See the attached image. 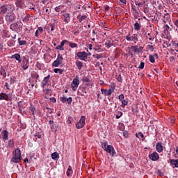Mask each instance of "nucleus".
I'll list each match as a JSON object with an SVG mask.
<instances>
[{
	"label": "nucleus",
	"mask_w": 178,
	"mask_h": 178,
	"mask_svg": "<svg viewBox=\"0 0 178 178\" xmlns=\"http://www.w3.org/2000/svg\"><path fill=\"white\" fill-rule=\"evenodd\" d=\"M22 160V152H20V149H15V154L13 157L11 159L10 162L12 163H19Z\"/></svg>",
	"instance_id": "nucleus-1"
},
{
	"label": "nucleus",
	"mask_w": 178,
	"mask_h": 178,
	"mask_svg": "<svg viewBox=\"0 0 178 178\" xmlns=\"http://www.w3.org/2000/svg\"><path fill=\"white\" fill-rule=\"evenodd\" d=\"M62 63H63V57L58 54L56 60L53 62L52 66L53 67H59Z\"/></svg>",
	"instance_id": "nucleus-2"
},
{
	"label": "nucleus",
	"mask_w": 178,
	"mask_h": 178,
	"mask_svg": "<svg viewBox=\"0 0 178 178\" xmlns=\"http://www.w3.org/2000/svg\"><path fill=\"white\" fill-rule=\"evenodd\" d=\"M10 12H13L12 5L1 6L0 7V13L6 15V13H9Z\"/></svg>",
	"instance_id": "nucleus-3"
},
{
	"label": "nucleus",
	"mask_w": 178,
	"mask_h": 178,
	"mask_svg": "<svg viewBox=\"0 0 178 178\" xmlns=\"http://www.w3.org/2000/svg\"><path fill=\"white\" fill-rule=\"evenodd\" d=\"M6 20L8 22V23H13L15 20H16V15L13 13V11H10L6 14Z\"/></svg>",
	"instance_id": "nucleus-4"
},
{
	"label": "nucleus",
	"mask_w": 178,
	"mask_h": 178,
	"mask_svg": "<svg viewBox=\"0 0 178 178\" xmlns=\"http://www.w3.org/2000/svg\"><path fill=\"white\" fill-rule=\"evenodd\" d=\"M86 125V116L83 115L79 121L76 124V129H83Z\"/></svg>",
	"instance_id": "nucleus-5"
},
{
	"label": "nucleus",
	"mask_w": 178,
	"mask_h": 178,
	"mask_svg": "<svg viewBox=\"0 0 178 178\" xmlns=\"http://www.w3.org/2000/svg\"><path fill=\"white\" fill-rule=\"evenodd\" d=\"M102 91V94H103V95L109 97V95H112V93L113 92V91H115V87H111L109 89H101Z\"/></svg>",
	"instance_id": "nucleus-6"
},
{
	"label": "nucleus",
	"mask_w": 178,
	"mask_h": 178,
	"mask_svg": "<svg viewBox=\"0 0 178 178\" xmlns=\"http://www.w3.org/2000/svg\"><path fill=\"white\" fill-rule=\"evenodd\" d=\"M79 84H80V81L79 80V79H74L72 81V83H71V88L72 91H76Z\"/></svg>",
	"instance_id": "nucleus-7"
},
{
	"label": "nucleus",
	"mask_w": 178,
	"mask_h": 178,
	"mask_svg": "<svg viewBox=\"0 0 178 178\" xmlns=\"http://www.w3.org/2000/svg\"><path fill=\"white\" fill-rule=\"evenodd\" d=\"M105 151L106 152L110 154V155H111L112 156H116V152L115 151L113 146L111 145H107V149Z\"/></svg>",
	"instance_id": "nucleus-8"
},
{
	"label": "nucleus",
	"mask_w": 178,
	"mask_h": 178,
	"mask_svg": "<svg viewBox=\"0 0 178 178\" xmlns=\"http://www.w3.org/2000/svg\"><path fill=\"white\" fill-rule=\"evenodd\" d=\"M21 66L23 70H27V68L29 67V66H30V62L29 60V58H24L21 63Z\"/></svg>",
	"instance_id": "nucleus-9"
},
{
	"label": "nucleus",
	"mask_w": 178,
	"mask_h": 178,
	"mask_svg": "<svg viewBox=\"0 0 178 178\" xmlns=\"http://www.w3.org/2000/svg\"><path fill=\"white\" fill-rule=\"evenodd\" d=\"M149 158L151 161H158L159 159V154L156 152H154L153 153L149 154Z\"/></svg>",
	"instance_id": "nucleus-10"
},
{
	"label": "nucleus",
	"mask_w": 178,
	"mask_h": 178,
	"mask_svg": "<svg viewBox=\"0 0 178 178\" xmlns=\"http://www.w3.org/2000/svg\"><path fill=\"white\" fill-rule=\"evenodd\" d=\"M77 56L81 60H86V59H87L88 54L86 53V51H79L77 53Z\"/></svg>",
	"instance_id": "nucleus-11"
},
{
	"label": "nucleus",
	"mask_w": 178,
	"mask_h": 178,
	"mask_svg": "<svg viewBox=\"0 0 178 178\" xmlns=\"http://www.w3.org/2000/svg\"><path fill=\"white\" fill-rule=\"evenodd\" d=\"M65 42H67V40H63L60 42V44L56 47V49L59 51H65V48H63V47L65 46Z\"/></svg>",
	"instance_id": "nucleus-12"
},
{
	"label": "nucleus",
	"mask_w": 178,
	"mask_h": 178,
	"mask_svg": "<svg viewBox=\"0 0 178 178\" xmlns=\"http://www.w3.org/2000/svg\"><path fill=\"white\" fill-rule=\"evenodd\" d=\"M50 77H51V75L49 74L48 76L44 78L41 83V86L43 88L44 87H45V86H47V84H48Z\"/></svg>",
	"instance_id": "nucleus-13"
},
{
	"label": "nucleus",
	"mask_w": 178,
	"mask_h": 178,
	"mask_svg": "<svg viewBox=\"0 0 178 178\" xmlns=\"http://www.w3.org/2000/svg\"><path fill=\"white\" fill-rule=\"evenodd\" d=\"M62 17H63V21L65 23H69L70 22V15L67 13H65L62 15Z\"/></svg>",
	"instance_id": "nucleus-14"
},
{
	"label": "nucleus",
	"mask_w": 178,
	"mask_h": 178,
	"mask_svg": "<svg viewBox=\"0 0 178 178\" xmlns=\"http://www.w3.org/2000/svg\"><path fill=\"white\" fill-rule=\"evenodd\" d=\"M60 99L61 101V102H67V104H72L73 99L72 97H69L68 99L65 97H60Z\"/></svg>",
	"instance_id": "nucleus-15"
},
{
	"label": "nucleus",
	"mask_w": 178,
	"mask_h": 178,
	"mask_svg": "<svg viewBox=\"0 0 178 178\" xmlns=\"http://www.w3.org/2000/svg\"><path fill=\"white\" fill-rule=\"evenodd\" d=\"M156 149L157 151V152H162V151H163V145H162V143H157L156 145Z\"/></svg>",
	"instance_id": "nucleus-16"
},
{
	"label": "nucleus",
	"mask_w": 178,
	"mask_h": 178,
	"mask_svg": "<svg viewBox=\"0 0 178 178\" xmlns=\"http://www.w3.org/2000/svg\"><path fill=\"white\" fill-rule=\"evenodd\" d=\"M59 128V124L58 122H55L50 126V129L52 130V131H58V129Z\"/></svg>",
	"instance_id": "nucleus-17"
},
{
	"label": "nucleus",
	"mask_w": 178,
	"mask_h": 178,
	"mask_svg": "<svg viewBox=\"0 0 178 178\" xmlns=\"http://www.w3.org/2000/svg\"><path fill=\"white\" fill-rule=\"evenodd\" d=\"M11 59H16V60H18L19 63H22V58L19 54H15L11 56Z\"/></svg>",
	"instance_id": "nucleus-18"
},
{
	"label": "nucleus",
	"mask_w": 178,
	"mask_h": 178,
	"mask_svg": "<svg viewBox=\"0 0 178 178\" xmlns=\"http://www.w3.org/2000/svg\"><path fill=\"white\" fill-rule=\"evenodd\" d=\"M10 29L13 31H17L19 30V24H17V22H15L10 26Z\"/></svg>",
	"instance_id": "nucleus-19"
},
{
	"label": "nucleus",
	"mask_w": 178,
	"mask_h": 178,
	"mask_svg": "<svg viewBox=\"0 0 178 178\" xmlns=\"http://www.w3.org/2000/svg\"><path fill=\"white\" fill-rule=\"evenodd\" d=\"M0 99L8 101V99H9V96L6 93L1 92L0 93Z\"/></svg>",
	"instance_id": "nucleus-20"
},
{
	"label": "nucleus",
	"mask_w": 178,
	"mask_h": 178,
	"mask_svg": "<svg viewBox=\"0 0 178 178\" xmlns=\"http://www.w3.org/2000/svg\"><path fill=\"white\" fill-rule=\"evenodd\" d=\"M15 5L17 8H19L20 9H23V1L22 0H17L15 2Z\"/></svg>",
	"instance_id": "nucleus-21"
},
{
	"label": "nucleus",
	"mask_w": 178,
	"mask_h": 178,
	"mask_svg": "<svg viewBox=\"0 0 178 178\" xmlns=\"http://www.w3.org/2000/svg\"><path fill=\"white\" fill-rule=\"evenodd\" d=\"M51 159H54V161H58L59 159V154L58 152H54L51 154Z\"/></svg>",
	"instance_id": "nucleus-22"
},
{
	"label": "nucleus",
	"mask_w": 178,
	"mask_h": 178,
	"mask_svg": "<svg viewBox=\"0 0 178 178\" xmlns=\"http://www.w3.org/2000/svg\"><path fill=\"white\" fill-rule=\"evenodd\" d=\"M50 13H51V10L48 8V7H44L42 8L43 15H49Z\"/></svg>",
	"instance_id": "nucleus-23"
},
{
	"label": "nucleus",
	"mask_w": 178,
	"mask_h": 178,
	"mask_svg": "<svg viewBox=\"0 0 178 178\" xmlns=\"http://www.w3.org/2000/svg\"><path fill=\"white\" fill-rule=\"evenodd\" d=\"M3 140H8V137H9V133L8 132V131L6 130H3Z\"/></svg>",
	"instance_id": "nucleus-24"
},
{
	"label": "nucleus",
	"mask_w": 178,
	"mask_h": 178,
	"mask_svg": "<svg viewBox=\"0 0 178 178\" xmlns=\"http://www.w3.org/2000/svg\"><path fill=\"white\" fill-rule=\"evenodd\" d=\"M134 28L136 31H140V30H141V25H140L138 22H136L134 25Z\"/></svg>",
	"instance_id": "nucleus-25"
},
{
	"label": "nucleus",
	"mask_w": 178,
	"mask_h": 178,
	"mask_svg": "<svg viewBox=\"0 0 178 178\" xmlns=\"http://www.w3.org/2000/svg\"><path fill=\"white\" fill-rule=\"evenodd\" d=\"M0 74L3 76V79H6V71H5V69L2 67L1 68Z\"/></svg>",
	"instance_id": "nucleus-26"
},
{
	"label": "nucleus",
	"mask_w": 178,
	"mask_h": 178,
	"mask_svg": "<svg viewBox=\"0 0 178 178\" xmlns=\"http://www.w3.org/2000/svg\"><path fill=\"white\" fill-rule=\"evenodd\" d=\"M76 65L79 70H81V67H83V63L81 61L76 60Z\"/></svg>",
	"instance_id": "nucleus-27"
},
{
	"label": "nucleus",
	"mask_w": 178,
	"mask_h": 178,
	"mask_svg": "<svg viewBox=\"0 0 178 178\" xmlns=\"http://www.w3.org/2000/svg\"><path fill=\"white\" fill-rule=\"evenodd\" d=\"M72 173H73V170L72 169V166L69 165V167L67 170L66 175L69 177V176H70V175H72Z\"/></svg>",
	"instance_id": "nucleus-28"
},
{
	"label": "nucleus",
	"mask_w": 178,
	"mask_h": 178,
	"mask_svg": "<svg viewBox=\"0 0 178 178\" xmlns=\"http://www.w3.org/2000/svg\"><path fill=\"white\" fill-rule=\"evenodd\" d=\"M31 77L33 79H35V83H37V81H38V79L40 77V75H38V74H37V72H35L33 74H31Z\"/></svg>",
	"instance_id": "nucleus-29"
},
{
	"label": "nucleus",
	"mask_w": 178,
	"mask_h": 178,
	"mask_svg": "<svg viewBox=\"0 0 178 178\" xmlns=\"http://www.w3.org/2000/svg\"><path fill=\"white\" fill-rule=\"evenodd\" d=\"M170 163L171 165H174L175 168H178V159H171Z\"/></svg>",
	"instance_id": "nucleus-30"
},
{
	"label": "nucleus",
	"mask_w": 178,
	"mask_h": 178,
	"mask_svg": "<svg viewBox=\"0 0 178 178\" xmlns=\"http://www.w3.org/2000/svg\"><path fill=\"white\" fill-rule=\"evenodd\" d=\"M125 38L127 41H133L136 38V36H131L130 33H129Z\"/></svg>",
	"instance_id": "nucleus-31"
},
{
	"label": "nucleus",
	"mask_w": 178,
	"mask_h": 178,
	"mask_svg": "<svg viewBox=\"0 0 178 178\" xmlns=\"http://www.w3.org/2000/svg\"><path fill=\"white\" fill-rule=\"evenodd\" d=\"M18 43L19 45H26L27 44V42L26 40H22V38H18Z\"/></svg>",
	"instance_id": "nucleus-32"
},
{
	"label": "nucleus",
	"mask_w": 178,
	"mask_h": 178,
	"mask_svg": "<svg viewBox=\"0 0 178 178\" xmlns=\"http://www.w3.org/2000/svg\"><path fill=\"white\" fill-rule=\"evenodd\" d=\"M15 44H16V41L13 40H10L8 42V47H15Z\"/></svg>",
	"instance_id": "nucleus-33"
},
{
	"label": "nucleus",
	"mask_w": 178,
	"mask_h": 178,
	"mask_svg": "<svg viewBox=\"0 0 178 178\" xmlns=\"http://www.w3.org/2000/svg\"><path fill=\"white\" fill-rule=\"evenodd\" d=\"M8 147H10V148H13V147H15V142H13V139H10L8 140Z\"/></svg>",
	"instance_id": "nucleus-34"
},
{
	"label": "nucleus",
	"mask_w": 178,
	"mask_h": 178,
	"mask_svg": "<svg viewBox=\"0 0 178 178\" xmlns=\"http://www.w3.org/2000/svg\"><path fill=\"white\" fill-rule=\"evenodd\" d=\"M131 49H132L133 52L137 54L138 52V46H131Z\"/></svg>",
	"instance_id": "nucleus-35"
},
{
	"label": "nucleus",
	"mask_w": 178,
	"mask_h": 178,
	"mask_svg": "<svg viewBox=\"0 0 178 178\" xmlns=\"http://www.w3.org/2000/svg\"><path fill=\"white\" fill-rule=\"evenodd\" d=\"M29 109H30V111L31 112V115H33V118H35V116L34 115H35L34 112H35V107L31 106Z\"/></svg>",
	"instance_id": "nucleus-36"
},
{
	"label": "nucleus",
	"mask_w": 178,
	"mask_h": 178,
	"mask_svg": "<svg viewBox=\"0 0 178 178\" xmlns=\"http://www.w3.org/2000/svg\"><path fill=\"white\" fill-rule=\"evenodd\" d=\"M102 148H103V149H104V151H106V149H108V143L104 142V143H102Z\"/></svg>",
	"instance_id": "nucleus-37"
},
{
	"label": "nucleus",
	"mask_w": 178,
	"mask_h": 178,
	"mask_svg": "<svg viewBox=\"0 0 178 178\" xmlns=\"http://www.w3.org/2000/svg\"><path fill=\"white\" fill-rule=\"evenodd\" d=\"M143 2V3H145V1H144V0H140V1H135V5H136L137 6H141Z\"/></svg>",
	"instance_id": "nucleus-38"
},
{
	"label": "nucleus",
	"mask_w": 178,
	"mask_h": 178,
	"mask_svg": "<svg viewBox=\"0 0 178 178\" xmlns=\"http://www.w3.org/2000/svg\"><path fill=\"white\" fill-rule=\"evenodd\" d=\"M149 62H151V63H155V58L154 57V56L149 55Z\"/></svg>",
	"instance_id": "nucleus-39"
},
{
	"label": "nucleus",
	"mask_w": 178,
	"mask_h": 178,
	"mask_svg": "<svg viewBox=\"0 0 178 178\" xmlns=\"http://www.w3.org/2000/svg\"><path fill=\"white\" fill-rule=\"evenodd\" d=\"M69 47H70V48H77V44L70 42H69Z\"/></svg>",
	"instance_id": "nucleus-40"
},
{
	"label": "nucleus",
	"mask_w": 178,
	"mask_h": 178,
	"mask_svg": "<svg viewBox=\"0 0 178 178\" xmlns=\"http://www.w3.org/2000/svg\"><path fill=\"white\" fill-rule=\"evenodd\" d=\"M93 56L95 58H96V59H101L102 58H104V54H96V55H93Z\"/></svg>",
	"instance_id": "nucleus-41"
},
{
	"label": "nucleus",
	"mask_w": 178,
	"mask_h": 178,
	"mask_svg": "<svg viewBox=\"0 0 178 178\" xmlns=\"http://www.w3.org/2000/svg\"><path fill=\"white\" fill-rule=\"evenodd\" d=\"M127 104H129V102H127V100H122V105L121 106L122 108H124V106H126V105H127Z\"/></svg>",
	"instance_id": "nucleus-42"
},
{
	"label": "nucleus",
	"mask_w": 178,
	"mask_h": 178,
	"mask_svg": "<svg viewBox=\"0 0 178 178\" xmlns=\"http://www.w3.org/2000/svg\"><path fill=\"white\" fill-rule=\"evenodd\" d=\"M132 112L134 115H137L138 113V111L137 110V107H132Z\"/></svg>",
	"instance_id": "nucleus-43"
},
{
	"label": "nucleus",
	"mask_w": 178,
	"mask_h": 178,
	"mask_svg": "<svg viewBox=\"0 0 178 178\" xmlns=\"http://www.w3.org/2000/svg\"><path fill=\"white\" fill-rule=\"evenodd\" d=\"M81 90L83 92V94L81 95H84V94H87V90H86V87H82L81 88Z\"/></svg>",
	"instance_id": "nucleus-44"
},
{
	"label": "nucleus",
	"mask_w": 178,
	"mask_h": 178,
	"mask_svg": "<svg viewBox=\"0 0 178 178\" xmlns=\"http://www.w3.org/2000/svg\"><path fill=\"white\" fill-rule=\"evenodd\" d=\"M145 63L144 62H141L140 65L138 67V69H144Z\"/></svg>",
	"instance_id": "nucleus-45"
},
{
	"label": "nucleus",
	"mask_w": 178,
	"mask_h": 178,
	"mask_svg": "<svg viewBox=\"0 0 178 178\" xmlns=\"http://www.w3.org/2000/svg\"><path fill=\"white\" fill-rule=\"evenodd\" d=\"M138 136H140V137H141V138H144V134L141 132H139L138 134H136V137H137L138 138Z\"/></svg>",
	"instance_id": "nucleus-46"
},
{
	"label": "nucleus",
	"mask_w": 178,
	"mask_h": 178,
	"mask_svg": "<svg viewBox=\"0 0 178 178\" xmlns=\"http://www.w3.org/2000/svg\"><path fill=\"white\" fill-rule=\"evenodd\" d=\"M86 19H87V16L83 15V16L79 19L80 23H81V22L86 20Z\"/></svg>",
	"instance_id": "nucleus-47"
},
{
	"label": "nucleus",
	"mask_w": 178,
	"mask_h": 178,
	"mask_svg": "<svg viewBox=\"0 0 178 178\" xmlns=\"http://www.w3.org/2000/svg\"><path fill=\"white\" fill-rule=\"evenodd\" d=\"M60 9H62V6H58L55 8L56 12H60Z\"/></svg>",
	"instance_id": "nucleus-48"
},
{
	"label": "nucleus",
	"mask_w": 178,
	"mask_h": 178,
	"mask_svg": "<svg viewBox=\"0 0 178 178\" xmlns=\"http://www.w3.org/2000/svg\"><path fill=\"white\" fill-rule=\"evenodd\" d=\"M118 99H120V101H123V99H124V95L123 94H121L118 96Z\"/></svg>",
	"instance_id": "nucleus-49"
},
{
	"label": "nucleus",
	"mask_w": 178,
	"mask_h": 178,
	"mask_svg": "<svg viewBox=\"0 0 178 178\" xmlns=\"http://www.w3.org/2000/svg\"><path fill=\"white\" fill-rule=\"evenodd\" d=\"M38 31H39V33H40V34H42V33H44V29H42V27L40 26L38 28Z\"/></svg>",
	"instance_id": "nucleus-50"
},
{
	"label": "nucleus",
	"mask_w": 178,
	"mask_h": 178,
	"mask_svg": "<svg viewBox=\"0 0 178 178\" xmlns=\"http://www.w3.org/2000/svg\"><path fill=\"white\" fill-rule=\"evenodd\" d=\"M43 92L44 94H49V92H51V89H44L43 90Z\"/></svg>",
	"instance_id": "nucleus-51"
},
{
	"label": "nucleus",
	"mask_w": 178,
	"mask_h": 178,
	"mask_svg": "<svg viewBox=\"0 0 178 178\" xmlns=\"http://www.w3.org/2000/svg\"><path fill=\"white\" fill-rule=\"evenodd\" d=\"M119 114H120V115H117L115 116V118H116V119H120V118H122V116L123 115V113H122V112H120Z\"/></svg>",
	"instance_id": "nucleus-52"
},
{
	"label": "nucleus",
	"mask_w": 178,
	"mask_h": 178,
	"mask_svg": "<svg viewBox=\"0 0 178 178\" xmlns=\"http://www.w3.org/2000/svg\"><path fill=\"white\" fill-rule=\"evenodd\" d=\"M131 9L134 10V12H136L137 13V15H138V11L137 10V8H136V6H131Z\"/></svg>",
	"instance_id": "nucleus-53"
},
{
	"label": "nucleus",
	"mask_w": 178,
	"mask_h": 178,
	"mask_svg": "<svg viewBox=\"0 0 178 178\" xmlns=\"http://www.w3.org/2000/svg\"><path fill=\"white\" fill-rule=\"evenodd\" d=\"M123 136H124V137H125V138H127V137H129V133H127V131H124Z\"/></svg>",
	"instance_id": "nucleus-54"
},
{
	"label": "nucleus",
	"mask_w": 178,
	"mask_h": 178,
	"mask_svg": "<svg viewBox=\"0 0 178 178\" xmlns=\"http://www.w3.org/2000/svg\"><path fill=\"white\" fill-rule=\"evenodd\" d=\"M105 45L106 47H108V48H111L112 47V45L111 44V41H108L107 42H106Z\"/></svg>",
	"instance_id": "nucleus-55"
},
{
	"label": "nucleus",
	"mask_w": 178,
	"mask_h": 178,
	"mask_svg": "<svg viewBox=\"0 0 178 178\" xmlns=\"http://www.w3.org/2000/svg\"><path fill=\"white\" fill-rule=\"evenodd\" d=\"M15 78H13V77L10 78V84H13V83H15Z\"/></svg>",
	"instance_id": "nucleus-56"
},
{
	"label": "nucleus",
	"mask_w": 178,
	"mask_h": 178,
	"mask_svg": "<svg viewBox=\"0 0 178 178\" xmlns=\"http://www.w3.org/2000/svg\"><path fill=\"white\" fill-rule=\"evenodd\" d=\"M117 80L118 81H119L120 83H122V75H118V76L117 77Z\"/></svg>",
	"instance_id": "nucleus-57"
},
{
	"label": "nucleus",
	"mask_w": 178,
	"mask_h": 178,
	"mask_svg": "<svg viewBox=\"0 0 178 178\" xmlns=\"http://www.w3.org/2000/svg\"><path fill=\"white\" fill-rule=\"evenodd\" d=\"M157 174L159 175V176H163V172H162L161 170H157Z\"/></svg>",
	"instance_id": "nucleus-58"
},
{
	"label": "nucleus",
	"mask_w": 178,
	"mask_h": 178,
	"mask_svg": "<svg viewBox=\"0 0 178 178\" xmlns=\"http://www.w3.org/2000/svg\"><path fill=\"white\" fill-rule=\"evenodd\" d=\"M88 82H90V79H88V77L83 78V83H88Z\"/></svg>",
	"instance_id": "nucleus-59"
},
{
	"label": "nucleus",
	"mask_w": 178,
	"mask_h": 178,
	"mask_svg": "<svg viewBox=\"0 0 178 178\" xmlns=\"http://www.w3.org/2000/svg\"><path fill=\"white\" fill-rule=\"evenodd\" d=\"M164 31H169V25L164 26Z\"/></svg>",
	"instance_id": "nucleus-60"
},
{
	"label": "nucleus",
	"mask_w": 178,
	"mask_h": 178,
	"mask_svg": "<svg viewBox=\"0 0 178 178\" xmlns=\"http://www.w3.org/2000/svg\"><path fill=\"white\" fill-rule=\"evenodd\" d=\"M143 49H144V47H140L139 48L138 47V53L143 52Z\"/></svg>",
	"instance_id": "nucleus-61"
},
{
	"label": "nucleus",
	"mask_w": 178,
	"mask_h": 178,
	"mask_svg": "<svg viewBox=\"0 0 178 178\" xmlns=\"http://www.w3.org/2000/svg\"><path fill=\"white\" fill-rule=\"evenodd\" d=\"M50 101H51V102L55 104V102H56V99L55 97H51Z\"/></svg>",
	"instance_id": "nucleus-62"
},
{
	"label": "nucleus",
	"mask_w": 178,
	"mask_h": 178,
	"mask_svg": "<svg viewBox=\"0 0 178 178\" xmlns=\"http://www.w3.org/2000/svg\"><path fill=\"white\" fill-rule=\"evenodd\" d=\"M59 70H60V69H59V68H56V69L54 70V73H58V72H59Z\"/></svg>",
	"instance_id": "nucleus-63"
},
{
	"label": "nucleus",
	"mask_w": 178,
	"mask_h": 178,
	"mask_svg": "<svg viewBox=\"0 0 178 178\" xmlns=\"http://www.w3.org/2000/svg\"><path fill=\"white\" fill-rule=\"evenodd\" d=\"M120 2H121V3H123V5H126V3H127L126 0H120Z\"/></svg>",
	"instance_id": "nucleus-64"
}]
</instances>
